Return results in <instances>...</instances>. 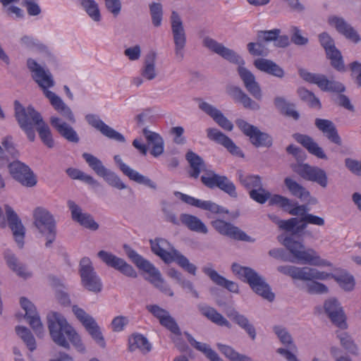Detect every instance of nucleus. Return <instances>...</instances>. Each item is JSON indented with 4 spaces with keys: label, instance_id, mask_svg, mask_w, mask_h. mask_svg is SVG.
Here are the masks:
<instances>
[{
    "label": "nucleus",
    "instance_id": "obj_52",
    "mask_svg": "<svg viewBox=\"0 0 361 361\" xmlns=\"http://www.w3.org/2000/svg\"><path fill=\"white\" fill-rule=\"evenodd\" d=\"M37 130L42 142L49 148L54 146V141L49 126L44 121L39 123L37 126Z\"/></svg>",
    "mask_w": 361,
    "mask_h": 361
},
{
    "label": "nucleus",
    "instance_id": "obj_11",
    "mask_svg": "<svg viewBox=\"0 0 361 361\" xmlns=\"http://www.w3.org/2000/svg\"><path fill=\"white\" fill-rule=\"evenodd\" d=\"M277 270L294 279L301 281H324L328 279L329 276L327 272L321 271L317 269L308 267H298L292 265H284L278 267Z\"/></svg>",
    "mask_w": 361,
    "mask_h": 361
},
{
    "label": "nucleus",
    "instance_id": "obj_46",
    "mask_svg": "<svg viewBox=\"0 0 361 361\" xmlns=\"http://www.w3.org/2000/svg\"><path fill=\"white\" fill-rule=\"evenodd\" d=\"M137 349L144 354L148 353L152 349L147 338L141 334L133 335L129 338V350L133 352Z\"/></svg>",
    "mask_w": 361,
    "mask_h": 361
},
{
    "label": "nucleus",
    "instance_id": "obj_22",
    "mask_svg": "<svg viewBox=\"0 0 361 361\" xmlns=\"http://www.w3.org/2000/svg\"><path fill=\"white\" fill-rule=\"evenodd\" d=\"M114 159L122 173L130 180H133L140 185H144L152 190H157V185L154 181L151 180L147 176L140 174L139 172L131 169L129 166L123 163L119 155H115Z\"/></svg>",
    "mask_w": 361,
    "mask_h": 361
},
{
    "label": "nucleus",
    "instance_id": "obj_31",
    "mask_svg": "<svg viewBox=\"0 0 361 361\" xmlns=\"http://www.w3.org/2000/svg\"><path fill=\"white\" fill-rule=\"evenodd\" d=\"M4 258L8 267L17 276L24 279L32 277V273L27 269V266L22 263L11 251L6 250L4 252Z\"/></svg>",
    "mask_w": 361,
    "mask_h": 361
},
{
    "label": "nucleus",
    "instance_id": "obj_23",
    "mask_svg": "<svg viewBox=\"0 0 361 361\" xmlns=\"http://www.w3.org/2000/svg\"><path fill=\"white\" fill-rule=\"evenodd\" d=\"M324 310L330 318L332 323L340 329H344L347 328L345 322V315L343 307L336 298H330L324 302Z\"/></svg>",
    "mask_w": 361,
    "mask_h": 361
},
{
    "label": "nucleus",
    "instance_id": "obj_9",
    "mask_svg": "<svg viewBox=\"0 0 361 361\" xmlns=\"http://www.w3.org/2000/svg\"><path fill=\"white\" fill-rule=\"evenodd\" d=\"M16 118L22 130L26 133L30 141L35 138L34 126L42 122L43 118L32 106L25 108L18 100L14 102Z\"/></svg>",
    "mask_w": 361,
    "mask_h": 361
},
{
    "label": "nucleus",
    "instance_id": "obj_57",
    "mask_svg": "<svg viewBox=\"0 0 361 361\" xmlns=\"http://www.w3.org/2000/svg\"><path fill=\"white\" fill-rule=\"evenodd\" d=\"M87 14L95 21H99L101 16L97 4L94 0H80Z\"/></svg>",
    "mask_w": 361,
    "mask_h": 361
},
{
    "label": "nucleus",
    "instance_id": "obj_1",
    "mask_svg": "<svg viewBox=\"0 0 361 361\" xmlns=\"http://www.w3.org/2000/svg\"><path fill=\"white\" fill-rule=\"evenodd\" d=\"M202 44L204 47L221 56L224 59L238 64L237 71L246 90L256 99L261 100L262 99V89L259 84L256 81L255 76L244 66L245 61L236 52L208 36L203 38Z\"/></svg>",
    "mask_w": 361,
    "mask_h": 361
},
{
    "label": "nucleus",
    "instance_id": "obj_56",
    "mask_svg": "<svg viewBox=\"0 0 361 361\" xmlns=\"http://www.w3.org/2000/svg\"><path fill=\"white\" fill-rule=\"evenodd\" d=\"M290 42L298 46H305L308 44L309 39L302 35V31L297 26L290 27Z\"/></svg>",
    "mask_w": 361,
    "mask_h": 361
},
{
    "label": "nucleus",
    "instance_id": "obj_32",
    "mask_svg": "<svg viewBox=\"0 0 361 361\" xmlns=\"http://www.w3.org/2000/svg\"><path fill=\"white\" fill-rule=\"evenodd\" d=\"M329 23L334 26L336 30L348 39L354 43L360 42L361 39L358 33L343 18L337 16H331L329 18Z\"/></svg>",
    "mask_w": 361,
    "mask_h": 361
},
{
    "label": "nucleus",
    "instance_id": "obj_27",
    "mask_svg": "<svg viewBox=\"0 0 361 361\" xmlns=\"http://www.w3.org/2000/svg\"><path fill=\"white\" fill-rule=\"evenodd\" d=\"M4 208L9 227L13 232L15 240L19 247L22 248L24 243L23 239L25 237V227L17 214L9 205L6 204Z\"/></svg>",
    "mask_w": 361,
    "mask_h": 361
},
{
    "label": "nucleus",
    "instance_id": "obj_3",
    "mask_svg": "<svg viewBox=\"0 0 361 361\" xmlns=\"http://www.w3.org/2000/svg\"><path fill=\"white\" fill-rule=\"evenodd\" d=\"M295 230L288 231L289 234L280 235L277 237L280 242L293 256V259L290 262H298L314 266L331 267L332 264L325 259H322L317 252L312 248L306 249L302 240L295 239L300 233H295Z\"/></svg>",
    "mask_w": 361,
    "mask_h": 361
},
{
    "label": "nucleus",
    "instance_id": "obj_7",
    "mask_svg": "<svg viewBox=\"0 0 361 361\" xmlns=\"http://www.w3.org/2000/svg\"><path fill=\"white\" fill-rule=\"evenodd\" d=\"M231 270L240 279L246 281L257 295L269 302L274 300L275 295L271 291L269 286L254 269L233 263Z\"/></svg>",
    "mask_w": 361,
    "mask_h": 361
},
{
    "label": "nucleus",
    "instance_id": "obj_47",
    "mask_svg": "<svg viewBox=\"0 0 361 361\" xmlns=\"http://www.w3.org/2000/svg\"><path fill=\"white\" fill-rule=\"evenodd\" d=\"M155 64L156 54L154 52L149 53L145 59L142 70V75L148 80H152L157 77Z\"/></svg>",
    "mask_w": 361,
    "mask_h": 361
},
{
    "label": "nucleus",
    "instance_id": "obj_14",
    "mask_svg": "<svg viewBox=\"0 0 361 361\" xmlns=\"http://www.w3.org/2000/svg\"><path fill=\"white\" fill-rule=\"evenodd\" d=\"M298 72L304 80L317 85L323 91L338 93L345 91V86L342 83L329 80L324 75L312 73L302 68H300Z\"/></svg>",
    "mask_w": 361,
    "mask_h": 361
},
{
    "label": "nucleus",
    "instance_id": "obj_48",
    "mask_svg": "<svg viewBox=\"0 0 361 361\" xmlns=\"http://www.w3.org/2000/svg\"><path fill=\"white\" fill-rule=\"evenodd\" d=\"M238 176L239 182L246 189L251 190L262 186V178L259 175L244 174L240 171Z\"/></svg>",
    "mask_w": 361,
    "mask_h": 361
},
{
    "label": "nucleus",
    "instance_id": "obj_17",
    "mask_svg": "<svg viewBox=\"0 0 361 361\" xmlns=\"http://www.w3.org/2000/svg\"><path fill=\"white\" fill-rule=\"evenodd\" d=\"M202 183L209 188L215 187L227 193L232 197H237L238 193L233 183L225 176H220L214 171H207L201 176Z\"/></svg>",
    "mask_w": 361,
    "mask_h": 361
},
{
    "label": "nucleus",
    "instance_id": "obj_25",
    "mask_svg": "<svg viewBox=\"0 0 361 361\" xmlns=\"http://www.w3.org/2000/svg\"><path fill=\"white\" fill-rule=\"evenodd\" d=\"M207 137L224 146L232 155L244 157V153L227 135L216 128L207 129Z\"/></svg>",
    "mask_w": 361,
    "mask_h": 361
},
{
    "label": "nucleus",
    "instance_id": "obj_13",
    "mask_svg": "<svg viewBox=\"0 0 361 361\" xmlns=\"http://www.w3.org/2000/svg\"><path fill=\"white\" fill-rule=\"evenodd\" d=\"M11 177L27 188H32L37 183L36 175L32 169L23 162L15 160L8 165Z\"/></svg>",
    "mask_w": 361,
    "mask_h": 361
},
{
    "label": "nucleus",
    "instance_id": "obj_12",
    "mask_svg": "<svg viewBox=\"0 0 361 361\" xmlns=\"http://www.w3.org/2000/svg\"><path fill=\"white\" fill-rule=\"evenodd\" d=\"M171 32L174 43L176 59L180 62L185 57L186 34L182 20L176 11H172L171 16Z\"/></svg>",
    "mask_w": 361,
    "mask_h": 361
},
{
    "label": "nucleus",
    "instance_id": "obj_35",
    "mask_svg": "<svg viewBox=\"0 0 361 361\" xmlns=\"http://www.w3.org/2000/svg\"><path fill=\"white\" fill-rule=\"evenodd\" d=\"M315 126L322 132L329 141L338 145H341L342 141L334 123L327 119L316 118Z\"/></svg>",
    "mask_w": 361,
    "mask_h": 361
},
{
    "label": "nucleus",
    "instance_id": "obj_42",
    "mask_svg": "<svg viewBox=\"0 0 361 361\" xmlns=\"http://www.w3.org/2000/svg\"><path fill=\"white\" fill-rule=\"evenodd\" d=\"M185 158L191 169L189 171L190 177L197 178L201 171H206L204 161L198 154L192 151H189L186 153Z\"/></svg>",
    "mask_w": 361,
    "mask_h": 361
},
{
    "label": "nucleus",
    "instance_id": "obj_54",
    "mask_svg": "<svg viewBox=\"0 0 361 361\" xmlns=\"http://www.w3.org/2000/svg\"><path fill=\"white\" fill-rule=\"evenodd\" d=\"M101 177L109 185L118 190H124L128 187L115 172L109 169H107Z\"/></svg>",
    "mask_w": 361,
    "mask_h": 361
},
{
    "label": "nucleus",
    "instance_id": "obj_5",
    "mask_svg": "<svg viewBox=\"0 0 361 361\" xmlns=\"http://www.w3.org/2000/svg\"><path fill=\"white\" fill-rule=\"evenodd\" d=\"M152 252L159 256L164 262H176L188 273L195 275L197 267L190 263L188 258L171 246L169 242L161 238L149 240Z\"/></svg>",
    "mask_w": 361,
    "mask_h": 361
},
{
    "label": "nucleus",
    "instance_id": "obj_19",
    "mask_svg": "<svg viewBox=\"0 0 361 361\" xmlns=\"http://www.w3.org/2000/svg\"><path fill=\"white\" fill-rule=\"evenodd\" d=\"M212 226L221 235L235 240L254 242L255 240L247 235L243 231L231 223L221 219H216L211 222Z\"/></svg>",
    "mask_w": 361,
    "mask_h": 361
},
{
    "label": "nucleus",
    "instance_id": "obj_24",
    "mask_svg": "<svg viewBox=\"0 0 361 361\" xmlns=\"http://www.w3.org/2000/svg\"><path fill=\"white\" fill-rule=\"evenodd\" d=\"M50 123L56 132L68 142L78 144L80 142L79 135L71 126L72 123L66 122L58 116H51Z\"/></svg>",
    "mask_w": 361,
    "mask_h": 361
},
{
    "label": "nucleus",
    "instance_id": "obj_38",
    "mask_svg": "<svg viewBox=\"0 0 361 361\" xmlns=\"http://www.w3.org/2000/svg\"><path fill=\"white\" fill-rule=\"evenodd\" d=\"M142 134L145 136L147 145L152 147L151 154L157 157L164 152V140L161 136L154 132H152L145 128L142 130Z\"/></svg>",
    "mask_w": 361,
    "mask_h": 361
},
{
    "label": "nucleus",
    "instance_id": "obj_8",
    "mask_svg": "<svg viewBox=\"0 0 361 361\" xmlns=\"http://www.w3.org/2000/svg\"><path fill=\"white\" fill-rule=\"evenodd\" d=\"M33 224L45 238L46 247H50L56 237V222L54 216L45 208L38 207L32 212Z\"/></svg>",
    "mask_w": 361,
    "mask_h": 361
},
{
    "label": "nucleus",
    "instance_id": "obj_64",
    "mask_svg": "<svg viewBox=\"0 0 361 361\" xmlns=\"http://www.w3.org/2000/svg\"><path fill=\"white\" fill-rule=\"evenodd\" d=\"M331 60V65L338 71L344 72L345 71L343 57L341 51L338 49L331 54L326 56Z\"/></svg>",
    "mask_w": 361,
    "mask_h": 361
},
{
    "label": "nucleus",
    "instance_id": "obj_30",
    "mask_svg": "<svg viewBox=\"0 0 361 361\" xmlns=\"http://www.w3.org/2000/svg\"><path fill=\"white\" fill-rule=\"evenodd\" d=\"M199 108L212 118L213 120L224 130L228 131H231L233 130V123L215 106L206 102L200 101L199 103Z\"/></svg>",
    "mask_w": 361,
    "mask_h": 361
},
{
    "label": "nucleus",
    "instance_id": "obj_51",
    "mask_svg": "<svg viewBox=\"0 0 361 361\" xmlns=\"http://www.w3.org/2000/svg\"><path fill=\"white\" fill-rule=\"evenodd\" d=\"M82 156L85 161L88 164L89 166L96 173L97 176L101 177L108 169L103 165L102 161L94 155L85 152Z\"/></svg>",
    "mask_w": 361,
    "mask_h": 361
},
{
    "label": "nucleus",
    "instance_id": "obj_15",
    "mask_svg": "<svg viewBox=\"0 0 361 361\" xmlns=\"http://www.w3.org/2000/svg\"><path fill=\"white\" fill-rule=\"evenodd\" d=\"M236 125L246 136L249 137L251 143L256 147H270L272 145V137L268 133L260 131L257 127L243 119H238Z\"/></svg>",
    "mask_w": 361,
    "mask_h": 361
},
{
    "label": "nucleus",
    "instance_id": "obj_62",
    "mask_svg": "<svg viewBox=\"0 0 361 361\" xmlns=\"http://www.w3.org/2000/svg\"><path fill=\"white\" fill-rule=\"evenodd\" d=\"M319 39L321 45L325 49L326 56L333 53V51L338 50L335 47L334 39L326 32H322L319 35Z\"/></svg>",
    "mask_w": 361,
    "mask_h": 361
},
{
    "label": "nucleus",
    "instance_id": "obj_33",
    "mask_svg": "<svg viewBox=\"0 0 361 361\" xmlns=\"http://www.w3.org/2000/svg\"><path fill=\"white\" fill-rule=\"evenodd\" d=\"M226 93L232 99L242 104L244 108L253 111L260 109L258 103L251 99L240 87L234 85H229L226 87Z\"/></svg>",
    "mask_w": 361,
    "mask_h": 361
},
{
    "label": "nucleus",
    "instance_id": "obj_29",
    "mask_svg": "<svg viewBox=\"0 0 361 361\" xmlns=\"http://www.w3.org/2000/svg\"><path fill=\"white\" fill-rule=\"evenodd\" d=\"M85 119L90 126L99 130L101 133L109 139H112L120 142H126V139L122 134L105 124L97 116L94 114H87L85 116Z\"/></svg>",
    "mask_w": 361,
    "mask_h": 361
},
{
    "label": "nucleus",
    "instance_id": "obj_59",
    "mask_svg": "<svg viewBox=\"0 0 361 361\" xmlns=\"http://www.w3.org/2000/svg\"><path fill=\"white\" fill-rule=\"evenodd\" d=\"M233 322L243 329L252 340L255 339L257 335L255 329L245 316L239 314Z\"/></svg>",
    "mask_w": 361,
    "mask_h": 361
},
{
    "label": "nucleus",
    "instance_id": "obj_49",
    "mask_svg": "<svg viewBox=\"0 0 361 361\" xmlns=\"http://www.w3.org/2000/svg\"><path fill=\"white\" fill-rule=\"evenodd\" d=\"M336 337L339 339L341 346L353 355H357L358 348L351 336L345 331H336Z\"/></svg>",
    "mask_w": 361,
    "mask_h": 361
},
{
    "label": "nucleus",
    "instance_id": "obj_61",
    "mask_svg": "<svg viewBox=\"0 0 361 361\" xmlns=\"http://www.w3.org/2000/svg\"><path fill=\"white\" fill-rule=\"evenodd\" d=\"M149 11L152 24L155 27H159L161 24L163 17V8L161 4L159 3H152L149 4Z\"/></svg>",
    "mask_w": 361,
    "mask_h": 361
},
{
    "label": "nucleus",
    "instance_id": "obj_37",
    "mask_svg": "<svg viewBox=\"0 0 361 361\" xmlns=\"http://www.w3.org/2000/svg\"><path fill=\"white\" fill-rule=\"evenodd\" d=\"M202 271L217 286H221L234 293L239 292V287L237 283L226 279L212 268L205 267L202 269Z\"/></svg>",
    "mask_w": 361,
    "mask_h": 361
},
{
    "label": "nucleus",
    "instance_id": "obj_63",
    "mask_svg": "<svg viewBox=\"0 0 361 361\" xmlns=\"http://www.w3.org/2000/svg\"><path fill=\"white\" fill-rule=\"evenodd\" d=\"M305 290L310 294H324L329 291L328 287L324 283L311 281L305 284Z\"/></svg>",
    "mask_w": 361,
    "mask_h": 361
},
{
    "label": "nucleus",
    "instance_id": "obj_41",
    "mask_svg": "<svg viewBox=\"0 0 361 361\" xmlns=\"http://www.w3.org/2000/svg\"><path fill=\"white\" fill-rule=\"evenodd\" d=\"M283 182L291 195L301 200H307L310 197V192L291 177L285 178Z\"/></svg>",
    "mask_w": 361,
    "mask_h": 361
},
{
    "label": "nucleus",
    "instance_id": "obj_43",
    "mask_svg": "<svg viewBox=\"0 0 361 361\" xmlns=\"http://www.w3.org/2000/svg\"><path fill=\"white\" fill-rule=\"evenodd\" d=\"M328 275H329L328 279H334L345 291H351L354 289L355 285V279L348 271L342 270L338 274L328 273Z\"/></svg>",
    "mask_w": 361,
    "mask_h": 361
},
{
    "label": "nucleus",
    "instance_id": "obj_50",
    "mask_svg": "<svg viewBox=\"0 0 361 361\" xmlns=\"http://www.w3.org/2000/svg\"><path fill=\"white\" fill-rule=\"evenodd\" d=\"M217 347L221 353L231 361H252L250 357L238 353L229 345L218 343Z\"/></svg>",
    "mask_w": 361,
    "mask_h": 361
},
{
    "label": "nucleus",
    "instance_id": "obj_53",
    "mask_svg": "<svg viewBox=\"0 0 361 361\" xmlns=\"http://www.w3.org/2000/svg\"><path fill=\"white\" fill-rule=\"evenodd\" d=\"M268 217L274 224L278 225L279 228L286 232L294 230V228L299 224L298 218L293 217L287 220H281L275 214H269Z\"/></svg>",
    "mask_w": 361,
    "mask_h": 361
},
{
    "label": "nucleus",
    "instance_id": "obj_26",
    "mask_svg": "<svg viewBox=\"0 0 361 361\" xmlns=\"http://www.w3.org/2000/svg\"><path fill=\"white\" fill-rule=\"evenodd\" d=\"M67 204L74 221L91 231H97L99 228V224L94 220L91 214L82 212V209L72 200H68Z\"/></svg>",
    "mask_w": 361,
    "mask_h": 361
},
{
    "label": "nucleus",
    "instance_id": "obj_2",
    "mask_svg": "<svg viewBox=\"0 0 361 361\" xmlns=\"http://www.w3.org/2000/svg\"><path fill=\"white\" fill-rule=\"evenodd\" d=\"M27 66L32 73V77L33 80L43 90L44 95L49 99L55 110L63 117V120L72 124L75 123V116L70 107L54 92L48 90V88L54 85V81L51 73L44 69L32 59H27Z\"/></svg>",
    "mask_w": 361,
    "mask_h": 361
},
{
    "label": "nucleus",
    "instance_id": "obj_34",
    "mask_svg": "<svg viewBox=\"0 0 361 361\" xmlns=\"http://www.w3.org/2000/svg\"><path fill=\"white\" fill-rule=\"evenodd\" d=\"M293 137L310 154L321 159L326 160L328 159L323 149L312 137L300 133L294 134Z\"/></svg>",
    "mask_w": 361,
    "mask_h": 361
},
{
    "label": "nucleus",
    "instance_id": "obj_18",
    "mask_svg": "<svg viewBox=\"0 0 361 361\" xmlns=\"http://www.w3.org/2000/svg\"><path fill=\"white\" fill-rule=\"evenodd\" d=\"M73 312L85 327L92 338L102 348L105 347L104 338L100 329L92 317L77 305L73 306Z\"/></svg>",
    "mask_w": 361,
    "mask_h": 361
},
{
    "label": "nucleus",
    "instance_id": "obj_21",
    "mask_svg": "<svg viewBox=\"0 0 361 361\" xmlns=\"http://www.w3.org/2000/svg\"><path fill=\"white\" fill-rule=\"evenodd\" d=\"M147 310L159 321L161 326L171 331L176 336H180L182 333L176 321L171 316L169 312L157 305H149Z\"/></svg>",
    "mask_w": 361,
    "mask_h": 361
},
{
    "label": "nucleus",
    "instance_id": "obj_6",
    "mask_svg": "<svg viewBox=\"0 0 361 361\" xmlns=\"http://www.w3.org/2000/svg\"><path fill=\"white\" fill-rule=\"evenodd\" d=\"M123 249L128 258L140 269L149 274V278H147V280L163 293L171 297L173 296V290L166 283L164 279L161 277L160 271L149 261L145 259L128 245H124Z\"/></svg>",
    "mask_w": 361,
    "mask_h": 361
},
{
    "label": "nucleus",
    "instance_id": "obj_28",
    "mask_svg": "<svg viewBox=\"0 0 361 361\" xmlns=\"http://www.w3.org/2000/svg\"><path fill=\"white\" fill-rule=\"evenodd\" d=\"M20 305L25 311V317L37 336H42L44 328L34 305L25 298L20 299Z\"/></svg>",
    "mask_w": 361,
    "mask_h": 361
},
{
    "label": "nucleus",
    "instance_id": "obj_40",
    "mask_svg": "<svg viewBox=\"0 0 361 361\" xmlns=\"http://www.w3.org/2000/svg\"><path fill=\"white\" fill-rule=\"evenodd\" d=\"M276 109L283 115L297 121L300 118L299 113L295 109V105L288 102L285 97L277 96L274 99Z\"/></svg>",
    "mask_w": 361,
    "mask_h": 361
},
{
    "label": "nucleus",
    "instance_id": "obj_55",
    "mask_svg": "<svg viewBox=\"0 0 361 361\" xmlns=\"http://www.w3.org/2000/svg\"><path fill=\"white\" fill-rule=\"evenodd\" d=\"M16 334L23 340L26 343L27 348L30 351H33L36 349L35 339L30 331L25 327L18 326L16 327Z\"/></svg>",
    "mask_w": 361,
    "mask_h": 361
},
{
    "label": "nucleus",
    "instance_id": "obj_58",
    "mask_svg": "<svg viewBox=\"0 0 361 361\" xmlns=\"http://www.w3.org/2000/svg\"><path fill=\"white\" fill-rule=\"evenodd\" d=\"M233 322L243 329L252 340L255 339L257 335L255 329L245 316L239 314Z\"/></svg>",
    "mask_w": 361,
    "mask_h": 361
},
{
    "label": "nucleus",
    "instance_id": "obj_10",
    "mask_svg": "<svg viewBox=\"0 0 361 361\" xmlns=\"http://www.w3.org/2000/svg\"><path fill=\"white\" fill-rule=\"evenodd\" d=\"M79 274L82 286L90 292L98 293L102 290L101 279L94 270L89 257H82L79 263Z\"/></svg>",
    "mask_w": 361,
    "mask_h": 361
},
{
    "label": "nucleus",
    "instance_id": "obj_16",
    "mask_svg": "<svg viewBox=\"0 0 361 361\" xmlns=\"http://www.w3.org/2000/svg\"><path fill=\"white\" fill-rule=\"evenodd\" d=\"M292 169L303 179L317 183L324 188H326L328 178L324 169L306 163H298V164L292 165Z\"/></svg>",
    "mask_w": 361,
    "mask_h": 361
},
{
    "label": "nucleus",
    "instance_id": "obj_44",
    "mask_svg": "<svg viewBox=\"0 0 361 361\" xmlns=\"http://www.w3.org/2000/svg\"><path fill=\"white\" fill-rule=\"evenodd\" d=\"M201 313L212 322L220 326L231 328V324L214 307L209 306L200 307Z\"/></svg>",
    "mask_w": 361,
    "mask_h": 361
},
{
    "label": "nucleus",
    "instance_id": "obj_20",
    "mask_svg": "<svg viewBox=\"0 0 361 361\" xmlns=\"http://www.w3.org/2000/svg\"><path fill=\"white\" fill-rule=\"evenodd\" d=\"M97 256L107 266L118 270L124 275L132 278L137 277V275L135 270L123 259L104 250L99 251L97 253Z\"/></svg>",
    "mask_w": 361,
    "mask_h": 361
},
{
    "label": "nucleus",
    "instance_id": "obj_4",
    "mask_svg": "<svg viewBox=\"0 0 361 361\" xmlns=\"http://www.w3.org/2000/svg\"><path fill=\"white\" fill-rule=\"evenodd\" d=\"M47 322L50 336L56 344L66 349H69L70 345L65 338L66 335L72 344L79 350H85L80 336L67 322L63 315L52 312L47 315Z\"/></svg>",
    "mask_w": 361,
    "mask_h": 361
},
{
    "label": "nucleus",
    "instance_id": "obj_45",
    "mask_svg": "<svg viewBox=\"0 0 361 361\" xmlns=\"http://www.w3.org/2000/svg\"><path fill=\"white\" fill-rule=\"evenodd\" d=\"M299 224L294 228L295 233H301L307 228V224L323 226L325 221L322 217L307 213L302 218H298Z\"/></svg>",
    "mask_w": 361,
    "mask_h": 361
},
{
    "label": "nucleus",
    "instance_id": "obj_36",
    "mask_svg": "<svg viewBox=\"0 0 361 361\" xmlns=\"http://www.w3.org/2000/svg\"><path fill=\"white\" fill-rule=\"evenodd\" d=\"M253 64L257 70L274 77L283 78L285 75L283 69L271 60L258 58L254 61Z\"/></svg>",
    "mask_w": 361,
    "mask_h": 361
},
{
    "label": "nucleus",
    "instance_id": "obj_60",
    "mask_svg": "<svg viewBox=\"0 0 361 361\" xmlns=\"http://www.w3.org/2000/svg\"><path fill=\"white\" fill-rule=\"evenodd\" d=\"M251 199L259 204H264L269 199H271V193L263 188L262 186L252 189L249 192Z\"/></svg>",
    "mask_w": 361,
    "mask_h": 361
},
{
    "label": "nucleus",
    "instance_id": "obj_39",
    "mask_svg": "<svg viewBox=\"0 0 361 361\" xmlns=\"http://www.w3.org/2000/svg\"><path fill=\"white\" fill-rule=\"evenodd\" d=\"M180 221L183 226L191 231L202 234H207L208 233L207 226L196 216L189 214H181Z\"/></svg>",
    "mask_w": 361,
    "mask_h": 361
}]
</instances>
